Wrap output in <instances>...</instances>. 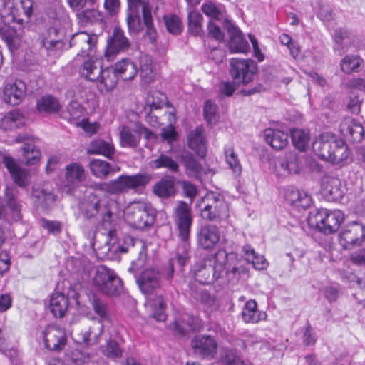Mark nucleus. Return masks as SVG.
I'll return each mask as SVG.
<instances>
[{"instance_id": "1", "label": "nucleus", "mask_w": 365, "mask_h": 365, "mask_svg": "<svg viewBox=\"0 0 365 365\" xmlns=\"http://www.w3.org/2000/svg\"><path fill=\"white\" fill-rule=\"evenodd\" d=\"M145 260L138 259L131 262L128 271L133 274L141 292L147 297V306L150 316L158 322L167 319V304L162 294V274L155 269H147L138 275L144 266Z\"/></svg>"}, {"instance_id": "2", "label": "nucleus", "mask_w": 365, "mask_h": 365, "mask_svg": "<svg viewBox=\"0 0 365 365\" xmlns=\"http://www.w3.org/2000/svg\"><path fill=\"white\" fill-rule=\"evenodd\" d=\"M115 202L107 197L91 193L78 204V215L85 222L93 225H110L113 221Z\"/></svg>"}, {"instance_id": "3", "label": "nucleus", "mask_w": 365, "mask_h": 365, "mask_svg": "<svg viewBox=\"0 0 365 365\" xmlns=\"http://www.w3.org/2000/svg\"><path fill=\"white\" fill-rule=\"evenodd\" d=\"M192 272L197 282L202 284H210L217 282L225 272V266L217 262V254L206 255L192 266Z\"/></svg>"}, {"instance_id": "4", "label": "nucleus", "mask_w": 365, "mask_h": 365, "mask_svg": "<svg viewBox=\"0 0 365 365\" xmlns=\"http://www.w3.org/2000/svg\"><path fill=\"white\" fill-rule=\"evenodd\" d=\"M157 210L146 201L131 202L126 210L125 218L133 227L144 230L152 227L155 222Z\"/></svg>"}, {"instance_id": "5", "label": "nucleus", "mask_w": 365, "mask_h": 365, "mask_svg": "<svg viewBox=\"0 0 365 365\" xmlns=\"http://www.w3.org/2000/svg\"><path fill=\"white\" fill-rule=\"evenodd\" d=\"M307 220L309 227L324 235H330L339 230L342 215L340 211L328 212L326 209L314 208L309 212Z\"/></svg>"}, {"instance_id": "6", "label": "nucleus", "mask_w": 365, "mask_h": 365, "mask_svg": "<svg viewBox=\"0 0 365 365\" xmlns=\"http://www.w3.org/2000/svg\"><path fill=\"white\" fill-rule=\"evenodd\" d=\"M151 179V175L146 173H139L131 175H120L115 180L104 184V190L113 195L125 193L129 190L139 192L145 189Z\"/></svg>"}, {"instance_id": "7", "label": "nucleus", "mask_w": 365, "mask_h": 365, "mask_svg": "<svg viewBox=\"0 0 365 365\" xmlns=\"http://www.w3.org/2000/svg\"><path fill=\"white\" fill-rule=\"evenodd\" d=\"M93 285L97 291L110 297L119 296L123 291L122 279L114 270L105 265L97 267L93 277Z\"/></svg>"}, {"instance_id": "8", "label": "nucleus", "mask_w": 365, "mask_h": 365, "mask_svg": "<svg viewBox=\"0 0 365 365\" xmlns=\"http://www.w3.org/2000/svg\"><path fill=\"white\" fill-rule=\"evenodd\" d=\"M201 217L210 222H220L229 217L228 206L222 195L211 192L202 199Z\"/></svg>"}, {"instance_id": "9", "label": "nucleus", "mask_w": 365, "mask_h": 365, "mask_svg": "<svg viewBox=\"0 0 365 365\" xmlns=\"http://www.w3.org/2000/svg\"><path fill=\"white\" fill-rule=\"evenodd\" d=\"M340 143L342 141L336 140L331 133H322L314 141L312 148L319 158L333 164L339 163L341 158L336 154V151L340 148Z\"/></svg>"}, {"instance_id": "10", "label": "nucleus", "mask_w": 365, "mask_h": 365, "mask_svg": "<svg viewBox=\"0 0 365 365\" xmlns=\"http://www.w3.org/2000/svg\"><path fill=\"white\" fill-rule=\"evenodd\" d=\"M230 65V76L237 86L252 82L257 72V64L252 59L232 58Z\"/></svg>"}, {"instance_id": "11", "label": "nucleus", "mask_w": 365, "mask_h": 365, "mask_svg": "<svg viewBox=\"0 0 365 365\" xmlns=\"http://www.w3.org/2000/svg\"><path fill=\"white\" fill-rule=\"evenodd\" d=\"M193 354L199 359L204 360L213 359L217 351V341L210 334H197L190 341Z\"/></svg>"}, {"instance_id": "12", "label": "nucleus", "mask_w": 365, "mask_h": 365, "mask_svg": "<svg viewBox=\"0 0 365 365\" xmlns=\"http://www.w3.org/2000/svg\"><path fill=\"white\" fill-rule=\"evenodd\" d=\"M4 192L6 205L0 198V220L11 225L22 219L21 205L11 188L6 187Z\"/></svg>"}, {"instance_id": "13", "label": "nucleus", "mask_w": 365, "mask_h": 365, "mask_svg": "<svg viewBox=\"0 0 365 365\" xmlns=\"http://www.w3.org/2000/svg\"><path fill=\"white\" fill-rule=\"evenodd\" d=\"M365 138L364 128L362 125L352 118H344V147L346 148L344 161L349 158V150L348 144L361 143Z\"/></svg>"}, {"instance_id": "14", "label": "nucleus", "mask_w": 365, "mask_h": 365, "mask_svg": "<svg viewBox=\"0 0 365 365\" xmlns=\"http://www.w3.org/2000/svg\"><path fill=\"white\" fill-rule=\"evenodd\" d=\"M192 221L190 206L181 201L175 210V222L181 240H189Z\"/></svg>"}, {"instance_id": "15", "label": "nucleus", "mask_w": 365, "mask_h": 365, "mask_svg": "<svg viewBox=\"0 0 365 365\" xmlns=\"http://www.w3.org/2000/svg\"><path fill=\"white\" fill-rule=\"evenodd\" d=\"M197 246L205 250H214L220 240V229L212 224L201 225L196 235Z\"/></svg>"}, {"instance_id": "16", "label": "nucleus", "mask_w": 365, "mask_h": 365, "mask_svg": "<svg viewBox=\"0 0 365 365\" xmlns=\"http://www.w3.org/2000/svg\"><path fill=\"white\" fill-rule=\"evenodd\" d=\"M203 327L204 323L200 318L187 313L179 315L173 324V331L180 336H185L191 331H200Z\"/></svg>"}, {"instance_id": "17", "label": "nucleus", "mask_w": 365, "mask_h": 365, "mask_svg": "<svg viewBox=\"0 0 365 365\" xmlns=\"http://www.w3.org/2000/svg\"><path fill=\"white\" fill-rule=\"evenodd\" d=\"M45 347L53 351H60L67 343L65 331L56 326H48L43 331Z\"/></svg>"}, {"instance_id": "18", "label": "nucleus", "mask_w": 365, "mask_h": 365, "mask_svg": "<svg viewBox=\"0 0 365 365\" xmlns=\"http://www.w3.org/2000/svg\"><path fill=\"white\" fill-rule=\"evenodd\" d=\"M223 26L230 35L228 43L230 50L232 53H246L249 45L239 28L227 19L224 21Z\"/></svg>"}, {"instance_id": "19", "label": "nucleus", "mask_w": 365, "mask_h": 365, "mask_svg": "<svg viewBox=\"0 0 365 365\" xmlns=\"http://www.w3.org/2000/svg\"><path fill=\"white\" fill-rule=\"evenodd\" d=\"M365 239V225L352 222L344 227V249L360 246Z\"/></svg>"}, {"instance_id": "20", "label": "nucleus", "mask_w": 365, "mask_h": 365, "mask_svg": "<svg viewBox=\"0 0 365 365\" xmlns=\"http://www.w3.org/2000/svg\"><path fill=\"white\" fill-rule=\"evenodd\" d=\"M26 90V84L21 81L7 83L4 88L3 99L9 105L17 106L24 98Z\"/></svg>"}, {"instance_id": "21", "label": "nucleus", "mask_w": 365, "mask_h": 365, "mask_svg": "<svg viewBox=\"0 0 365 365\" xmlns=\"http://www.w3.org/2000/svg\"><path fill=\"white\" fill-rule=\"evenodd\" d=\"M130 46V41L123 31L118 26L113 29L112 36L107 40L106 56L125 51Z\"/></svg>"}, {"instance_id": "22", "label": "nucleus", "mask_w": 365, "mask_h": 365, "mask_svg": "<svg viewBox=\"0 0 365 365\" xmlns=\"http://www.w3.org/2000/svg\"><path fill=\"white\" fill-rule=\"evenodd\" d=\"M97 42V37L95 35H90L86 32H77L72 35L70 41V47L76 46L80 51L78 56H89V51L95 46Z\"/></svg>"}, {"instance_id": "23", "label": "nucleus", "mask_w": 365, "mask_h": 365, "mask_svg": "<svg viewBox=\"0 0 365 365\" xmlns=\"http://www.w3.org/2000/svg\"><path fill=\"white\" fill-rule=\"evenodd\" d=\"M284 197L292 205L304 210L309 207L312 198L304 190H299L294 187H289L285 190Z\"/></svg>"}, {"instance_id": "24", "label": "nucleus", "mask_w": 365, "mask_h": 365, "mask_svg": "<svg viewBox=\"0 0 365 365\" xmlns=\"http://www.w3.org/2000/svg\"><path fill=\"white\" fill-rule=\"evenodd\" d=\"M103 330L104 325L101 320L93 322L88 330L79 334L80 343L86 346L98 344Z\"/></svg>"}, {"instance_id": "25", "label": "nucleus", "mask_w": 365, "mask_h": 365, "mask_svg": "<svg viewBox=\"0 0 365 365\" xmlns=\"http://www.w3.org/2000/svg\"><path fill=\"white\" fill-rule=\"evenodd\" d=\"M341 180L334 177H328L323 180L322 191L329 201H337L342 198Z\"/></svg>"}, {"instance_id": "26", "label": "nucleus", "mask_w": 365, "mask_h": 365, "mask_svg": "<svg viewBox=\"0 0 365 365\" xmlns=\"http://www.w3.org/2000/svg\"><path fill=\"white\" fill-rule=\"evenodd\" d=\"M242 320L245 323L256 324L265 320L267 315L265 312L258 310L255 300H248L244 305L241 312Z\"/></svg>"}, {"instance_id": "27", "label": "nucleus", "mask_w": 365, "mask_h": 365, "mask_svg": "<svg viewBox=\"0 0 365 365\" xmlns=\"http://www.w3.org/2000/svg\"><path fill=\"white\" fill-rule=\"evenodd\" d=\"M31 196L35 205L42 210L51 207L56 201L53 192L45 188H34Z\"/></svg>"}, {"instance_id": "28", "label": "nucleus", "mask_w": 365, "mask_h": 365, "mask_svg": "<svg viewBox=\"0 0 365 365\" xmlns=\"http://www.w3.org/2000/svg\"><path fill=\"white\" fill-rule=\"evenodd\" d=\"M101 70V60L88 58L81 66L79 72L86 80L95 81L99 79Z\"/></svg>"}, {"instance_id": "29", "label": "nucleus", "mask_w": 365, "mask_h": 365, "mask_svg": "<svg viewBox=\"0 0 365 365\" xmlns=\"http://www.w3.org/2000/svg\"><path fill=\"white\" fill-rule=\"evenodd\" d=\"M3 163L9 172L14 182L21 187H26L27 185L26 171L16 164L12 157L4 156L3 158Z\"/></svg>"}, {"instance_id": "30", "label": "nucleus", "mask_w": 365, "mask_h": 365, "mask_svg": "<svg viewBox=\"0 0 365 365\" xmlns=\"http://www.w3.org/2000/svg\"><path fill=\"white\" fill-rule=\"evenodd\" d=\"M202 131V128L197 127L195 130L190 131L187 136L188 147L200 158H203L207 151Z\"/></svg>"}, {"instance_id": "31", "label": "nucleus", "mask_w": 365, "mask_h": 365, "mask_svg": "<svg viewBox=\"0 0 365 365\" xmlns=\"http://www.w3.org/2000/svg\"><path fill=\"white\" fill-rule=\"evenodd\" d=\"M120 78L113 66L101 70L99 77L98 89L101 93H108L115 88Z\"/></svg>"}, {"instance_id": "32", "label": "nucleus", "mask_w": 365, "mask_h": 365, "mask_svg": "<svg viewBox=\"0 0 365 365\" xmlns=\"http://www.w3.org/2000/svg\"><path fill=\"white\" fill-rule=\"evenodd\" d=\"M113 68L118 77L123 81L133 80L138 73L137 65L130 58H123L116 62Z\"/></svg>"}, {"instance_id": "33", "label": "nucleus", "mask_w": 365, "mask_h": 365, "mask_svg": "<svg viewBox=\"0 0 365 365\" xmlns=\"http://www.w3.org/2000/svg\"><path fill=\"white\" fill-rule=\"evenodd\" d=\"M68 298L61 292L53 293L50 299L48 309L54 317H63L68 307Z\"/></svg>"}, {"instance_id": "34", "label": "nucleus", "mask_w": 365, "mask_h": 365, "mask_svg": "<svg viewBox=\"0 0 365 365\" xmlns=\"http://www.w3.org/2000/svg\"><path fill=\"white\" fill-rule=\"evenodd\" d=\"M265 141L275 150L284 148L288 143V134L279 130L267 128L264 130Z\"/></svg>"}, {"instance_id": "35", "label": "nucleus", "mask_w": 365, "mask_h": 365, "mask_svg": "<svg viewBox=\"0 0 365 365\" xmlns=\"http://www.w3.org/2000/svg\"><path fill=\"white\" fill-rule=\"evenodd\" d=\"M61 108L59 101L51 95L43 96L36 101V110L41 113H56Z\"/></svg>"}, {"instance_id": "36", "label": "nucleus", "mask_w": 365, "mask_h": 365, "mask_svg": "<svg viewBox=\"0 0 365 365\" xmlns=\"http://www.w3.org/2000/svg\"><path fill=\"white\" fill-rule=\"evenodd\" d=\"M141 138V132L131 129L128 126H123L120 132V145L124 148H135L138 146Z\"/></svg>"}, {"instance_id": "37", "label": "nucleus", "mask_w": 365, "mask_h": 365, "mask_svg": "<svg viewBox=\"0 0 365 365\" xmlns=\"http://www.w3.org/2000/svg\"><path fill=\"white\" fill-rule=\"evenodd\" d=\"M87 153L92 155H102L112 159L115 154V148L112 143L98 139L90 143Z\"/></svg>"}, {"instance_id": "38", "label": "nucleus", "mask_w": 365, "mask_h": 365, "mask_svg": "<svg viewBox=\"0 0 365 365\" xmlns=\"http://www.w3.org/2000/svg\"><path fill=\"white\" fill-rule=\"evenodd\" d=\"M153 193L161 197L168 198L175 193V180L172 176H165L153 187Z\"/></svg>"}, {"instance_id": "39", "label": "nucleus", "mask_w": 365, "mask_h": 365, "mask_svg": "<svg viewBox=\"0 0 365 365\" xmlns=\"http://www.w3.org/2000/svg\"><path fill=\"white\" fill-rule=\"evenodd\" d=\"M149 165L152 169L165 168L171 173H178L180 168L175 160L164 153H161L157 158L150 160Z\"/></svg>"}, {"instance_id": "40", "label": "nucleus", "mask_w": 365, "mask_h": 365, "mask_svg": "<svg viewBox=\"0 0 365 365\" xmlns=\"http://www.w3.org/2000/svg\"><path fill=\"white\" fill-rule=\"evenodd\" d=\"M180 160L185 168L186 173L189 176L197 178L202 173V165L198 160L194 158L190 152H184L180 156Z\"/></svg>"}, {"instance_id": "41", "label": "nucleus", "mask_w": 365, "mask_h": 365, "mask_svg": "<svg viewBox=\"0 0 365 365\" xmlns=\"http://www.w3.org/2000/svg\"><path fill=\"white\" fill-rule=\"evenodd\" d=\"M0 35L10 49H16L21 41V34L13 27L4 24L0 26Z\"/></svg>"}, {"instance_id": "42", "label": "nucleus", "mask_w": 365, "mask_h": 365, "mask_svg": "<svg viewBox=\"0 0 365 365\" xmlns=\"http://www.w3.org/2000/svg\"><path fill=\"white\" fill-rule=\"evenodd\" d=\"M21 151V160L24 164L35 165L40 159L41 151L33 143H24Z\"/></svg>"}, {"instance_id": "43", "label": "nucleus", "mask_w": 365, "mask_h": 365, "mask_svg": "<svg viewBox=\"0 0 365 365\" xmlns=\"http://www.w3.org/2000/svg\"><path fill=\"white\" fill-rule=\"evenodd\" d=\"M188 31L189 33L195 36L202 37L205 36L204 31L202 29V15L195 10L190 11L188 13Z\"/></svg>"}, {"instance_id": "44", "label": "nucleus", "mask_w": 365, "mask_h": 365, "mask_svg": "<svg viewBox=\"0 0 365 365\" xmlns=\"http://www.w3.org/2000/svg\"><path fill=\"white\" fill-rule=\"evenodd\" d=\"M87 8L77 12V18L82 24L97 22L102 19L101 13L95 8V0Z\"/></svg>"}, {"instance_id": "45", "label": "nucleus", "mask_w": 365, "mask_h": 365, "mask_svg": "<svg viewBox=\"0 0 365 365\" xmlns=\"http://www.w3.org/2000/svg\"><path fill=\"white\" fill-rule=\"evenodd\" d=\"M364 64V60L359 55H346L344 57V73H359Z\"/></svg>"}, {"instance_id": "46", "label": "nucleus", "mask_w": 365, "mask_h": 365, "mask_svg": "<svg viewBox=\"0 0 365 365\" xmlns=\"http://www.w3.org/2000/svg\"><path fill=\"white\" fill-rule=\"evenodd\" d=\"M66 178L71 184L78 183L85 180V171L83 166L74 163L66 166Z\"/></svg>"}, {"instance_id": "47", "label": "nucleus", "mask_w": 365, "mask_h": 365, "mask_svg": "<svg viewBox=\"0 0 365 365\" xmlns=\"http://www.w3.org/2000/svg\"><path fill=\"white\" fill-rule=\"evenodd\" d=\"M126 21L130 34H137L143 29V24L141 22L138 9H131L128 10Z\"/></svg>"}, {"instance_id": "48", "label": "nucleus", "mask_w": 365, "mask_h": 365, "mask_svg": "<svg viewBox=\"0 0 365 365\" xmlns=\"http://www.w3.org/2000/svg\"><path fill=\"white\" fill-rule=\"evenodd\" d=\"M142 14L143 24L146 27V35L150 38V41L153 42L156 38V31L153 23L151 10L145 3H143Z\"/></svg>"}, {"instance_id": "49", "label": "nucleus", "mask_w": 365, "mask_h": 365, "mask_svg": "<svg viewBox=\"0 0 365 365\" xmlns=\"http://www.w3.org/2000/svg\"><path fill=\"white\" fill-rule=\"evenodd\" d=\"M201 9L205 15L212 19L220 20L223 18L225 7L222 4L207 1L202 5Z\"/></svg>"}, {"instance_id": "50", "label": "nucleus", "mask_w": 365, "mask_h": 365, "mask_svg": "<svg viewBox=\"0 0 365 365\" xmlns=\"http://www.w3.org/2000/svg\"><path fill=\"white\" fill-rule=\"evenodd\" d=\"M290 137L294 146L299 151H305L308 141L309 135L304 130L292 129L290 131Z\"/></svg>"}, {"instance_id": "51", "label": "nucleus", "mask_w": 365, "mask_h": 365, "mask_svg": "<svg viewBox=\"0 0 365 365\" xmlns=\"http://www.w3.org/2000/svg\"><path fill=\"white\" fill-rule=\"evenodd\" d=\"M190 250L189 240H182L177 248L175 258L173 259L174 262L176 261L178 265L182 268L190 259Z\"/></svg>"}, {"instance_id": "52", "label": "nucleus", "mask_w": 365, "mask_h": 365, "mask_svg": "<svg viewBox=\"0 0 365 365\" xmlns=\"http://www.w3.org/2000/svg\"><path fill=\"white\" fill-rule=\"evenodd\" d=\"M89 166L93 175L98 178L106 177L111 170L110 163L99 159L92 160Z\"/></svg>"}, {"instance_id": "53", "label": "nucleus", "mask_w": 365, "mask_h": 365, "mask_svg": "<svg viewBox=\"0 0 365 365\" xmlns=\"http://www.w3.org/2000/svg\"><path fill=\"white\" fill-rule=\"evenodd\" d=\"M225 155L226 163L229 165V168L232 170L233 173L236 175H240L242 172V167L233 148L229 145L225 146Z\"/></svg>"}, {"instance_id": "54", "label": "nucleus", "mask_w": 365, "mask_h": 365, "mask_svg": "<svg viewBox=\"0 0 365 365\" xmlns=\"http://www.w3.org/2000/svg\"><path fill=\"white\" fill-rule=\"evenodd\" d=\"M281 168L288 173H297L299 171V162L297 156L294 153H287L280 160Z\"/></svg>"}, {"instance_id": "55", "label": "nucleus", "mask_w": 365, "mask_h": 365, "mask_svg": "<svg viewBox=\"0 0 365 365\" xmlns=\"http://www.w3.org/2000/svg\"><path fill=\"white\" fill-rule=\"evenodd\" d=\"M90 302L95 314H97L101 319L108 317V306L106 301L96 295H93L90 299Z\"/></svg>"}, {"instance_id": "56", "label": "nucleus", "mask_w": 365, "mask_h": 365, "mask_svg": "<svg viewBox=\"0 0 365 365\" xmlns=\"http://www.w3.org/2000/svg\"><path fill=\"white\" fill-rule=\"evenodd\" d=\"M361 46V41L357 36L351 31H344V52L357 51Z\"/></svg>"}, {"instance_id": "57", "label": "nucleus", "mask_w": 365, "mask_h": 365, "mask_svg": "<svg viewBox=\"0 0 365 365\" xmlns=\"http://www.w3.org/2000/svg\"><path fill=\"white\" fill-rule=\"evenodd\" d=\"M163 19L166 29L170 33L173 34H178L182 31V24L178 16H164Z\"/></svg>"}, {"instance_id": "58", "label": "nucleus", "mask_w": 365, "mask_h": 365, "mask_svg": "<svg viewBox=\"0 0 365 365\" xmlns=\"http://www.w3.org/2000/svg\"><path fill=\"white\" fill-rule=\"evenodd\" d=\"M103 353L107 357L116 359L122 356L123 350L117 341L110 339L103 349Z\"/></svg>"}, {"instance_id": "59", "label": "nucleus", "mask_w": 365, "mask_h": 365, "mask_svg": "<svg viewBox=\"0 0 365 365\" xmlns=\"http://www.w3.org/2000/svg\"><path fill=\"white\" fill-rule=\"evenodd\" d=\"M273 76H264V82L257 83L254 88L250 89H242L241 93L243 96H249L257 93H261L270 87V83L272 81Z\"/></svg>"}, {"instance_id": "60", "label": "nucleus", "mask_w": 365, "mask_h": 365, "mask_svg": "<svg viewBox=\"0 0 365 365\" xmlns=\"http://www.w3.org/2000/svg\"><path fill=\"white\" fill-rule=\"evenodd\" d=\"M222 361L227 365H247L237 355L235 349H225L224 354L222 355Z\"/></svg>"}, {"instance_id": "61", "label": "nucleus", "mask_w": 365, "mask_h": 365, "mask_svg": "<svg viewBox=\"0 0 365 365\" xmlns=\"http://www.w3.org/2000/svg\"><path fill=\"white\" fill-rule=\"evenodd\" d=\"M217 106L211 101L207 100L204 105V116L209 123H213L216 121Z\"/></svg>"}, {"instance_id": "62", "label": "nucleus", "mask_w": 365, "mask_h": 365, "mask_svg": "<svg viewBox=\"0 0 365 365\" xmlns=\"http://www.w3.org/2000/svg\"><path fill=\"white\" fill-rule=\"evenodd\" d=\"M196 298L201 302V304H204L208 308H212L215 306V297L205 289L200 290L197 293Z\"/></svg>"}, {"instance_id": "63", "label": "nucleus", "mask_w": 365, "mask_h": 365, "mask_svg": "<svg viewBox=\"0 0 365 365\" xmlns=\"http://www.w3.org/2000/svg\"><path fill=\"white\" fill-rule=\"evenodd\" d=\"M207 36L212 39H215L219 42L224 40L225 34L221 30L220 27L210 20L207 24Z\"/></svg>"}, {"instance_id": "64", "label": "nucleus", "mask_w": 365, "mask_h": 365, "mask_svg": "<svg viewBox=\"0 0 365 365\" xmlns=\"http://www.w3.org/2000/svg\"><path fill=\"white\" fill-rule=\"evenodd\" d=\"M237 83L230 81H222L219 84V97L223 98L224 97H230L232 96L233 93L237 89Z\"/></svg>"}]
</instances>
